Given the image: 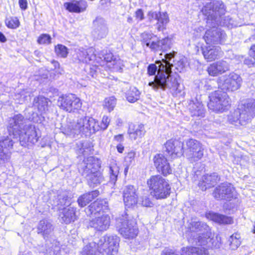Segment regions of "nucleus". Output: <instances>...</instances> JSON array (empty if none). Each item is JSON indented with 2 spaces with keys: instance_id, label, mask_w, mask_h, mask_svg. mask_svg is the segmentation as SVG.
<instances>
[{
  "instance_id": "nucleus-1",
  "label": "nucleus",
  "mask_w": 255,
  "mask_h": 255,
  "mask_svg": "<svg viewBox=\"0 0 255 255\" xmlns=\"http://www.w3.org/2000/svg\"><path fill=\"white\" fill-rule=\"evenodd\" d=\"M202 12L206 19L208 29L204 36L207 44L221 43L226 37L225 33L216 26L221 25V20L226 12L225 6L221 0L211 1L202 9Z\"/></svg>"
},
{
  "instance_id": "nucleus-2",
  "label": "nucleus",
  "mask_w": 255,
  "mask_h": 255,
  "mask_svg": "<svg viewBox=\"0 0 255 255\" xmlns=\"http://www.w3.org/2000/svg\"><path fill=\"white\" fill-rule=\"evenodd\" d=\"M8 130L14 134L19 135V140L23 146L34 144L38 140L35 128L20 114L16 115L9 120Z\"/></svg>"
},
{
  "instance_id": "nucleus-3",
  "label": "nucleus",
  "mask_w": 255,
  "mask_h": 255,
  "mask_svg": "<svg viewBox=\"0 0 255 255\" xmlns=\"http://www.w3.org/2000/svg\"><path fill=\"white\" fill-rule=\"evenodd\" d=\"M165 60V64H160L158 74L154 78V81L148 83V86L153 89L157 90L160 89L163 91L167 89H170L174 96L181 94L184 87L180 83L177 78L171 75V67L169 63Z\"/></svg>"
},
{
  "instance_id": "nucleus-4",
  "label": "nucleus",
  "mask_w": 255,
  "mask_h": 255,
  "mask_svg": "<svg viewBox=\"0 0 255 255\" xmlns=\"http://www.w3.org/2000/svg\"><path fill=\"white\" fill-rule=\"evenodd\" d=\"M188 229L189 231L188 236L192 237L194 242L199 246H205L219 248L221 246V242L219 239L211 238V232L210 231L209 226L204 223L197 220L196 219H192L188 222Z\"/></svg>"
},
{
  "instance_id": "nucleus-5",
  "label": "nucleus",
  "mask_w": 255,
  "mask_h": 255,
  "mask_svg": "<svg viewBox=\"0 0 255 255\" xmlns=\"http://www.w3.org/2000/svg\"><path fill=\"white\" fill-rule=\"evenodd\" d=\"M100 129L98 122L89 117H83L78 119L76 123H70L61 128L65 135L75 137L81 133L86 134L94 133Z\"/></svg>"
},
{
  "instance_id": "nucleus-6",
  "label": "nucleus",
  "mask_w": 255,
  "mask_h": 255,
  "mask_svg": "<svg viewBox=\"0 0 255 255\" xmlns=\"http://www.w3.org/2000/svg\"><path fill=\"white\" fill-rule=\"evenodd\" d=\"M255 115V100L247 99L242 101L237 109L229 116L228 119L231 124L239 123L241 125H245Z\"/></svg>"
},
{
  "instance_id": "nucleus-7",
  "label": "nucleus",
  "mask_w": 255,
  "mask_h": 255,
  "mask_svg": "<svg viewBox=\"0 0 255 255\" xmlns=\"http://www.w3.org/2000/svg\"><path fill=\"white\" fill-rule=\"evenodd\" d=\"M147 184L153 196L156 199H164L170 194V186L167 181L160 175L151 176Z\"/></svg>"
},
{
  "instance_id": "nucleus-8",
  "label": "nucleus",
  "mask_w": 255,
  "mask_h": 255,
  "mask_svg": "<svg viewBox=\"0 0 255 255\" xmlns=\"http://www.w3.org/2000/svg\"><path fill=\"white\" fill-rule=\"evenodd\" d=\"M209 98L208 108L215 112H223L231 105V101L228 94L220 90L210 93Z\"/></svg>"
},
{
  "instance_id": "nucleus-9",
  "label": "nucleus",
  "mask_w": 255,
  "mask_h": 255,
  "mask_svg": "<svg viewBox=\"0 0 255 255\" xmlns=\"http://www.w3.org/2000/svg\"><path fill=\"white\" fill-rule=\"evenodd\" d=\"M116 226L119 233L126 239L134 238L138 234L135 220L127 214L117 220Z\"/></svg>"
},
{
  "instance_id": "nucleus-10",
  "label": "nucleus",
  "mask_w": 255,
  "mask_h": 255,
  "mask_svg": "<svg viewBox=\"0 0 255 255\" xmlns=\"http://www.w3.org/2000/svg\"><path fill=\"white\" fill-rule=\"evenodd\" d=\"M119 242L117 236H104L96 242V247L100 254L115 255L118 252Z\"/></svg>"
},
{
  "instance_id": "nucleus-11",
  "label": "nucleus",
  "mask_w": 255,
  "mask_h": 255,
  "mask_svg": "<svg viewBox=\"0 0 255 255\" xmlns=\"http://www.w3.org/2000/svg\"><path fill=\"white\" fill-rule=\"evenodd\" d=\"M242 82L240 76L233 72L220 77L218 80V86L223 91L233 92L240 88Z\"/></svg>"
},
{
  "instance_id": "nucleus-12",
  "label": "nucleus",
  "mask_w": 255,
  "mask_h": 255,
  "mask_svg": "<svg viewBox=\"0 0 255 255\" xmlns=\"http://www.w3.org/2000/svg\"><path fill=\"white\" fill-rule=\"evenodd\" d=\"M57 103L61 109L69 113L78 111L82 106L80 99L73 94L65 95L59 97Z\"/></svg>"
},
{
  "instance_id": "nucleus-13",
  "label": "nucleus",
  "mask_w": 255,
  "mask_h": 255,
  "mask_svg": "<svg viewBox=\"0 0 255 255\" xmlns=\"http://www.w3.org/2000/svg\"><path fill=\"white\" fill-rule=\"evenodd\" d=\"M212 195L217 200L231 201L237 198L235 188L230 183H224L217 186Z\"/></svg>"
},
{
  "instance_id": "nucleus-14",
  "label": "nucleus",
  "mask_w": 255,
  "mask_h": 255,
  "mask_svg": "<svg viewBox=\"0 0 255 255\" xmlns=\"http://www.w3.org/2000/svg\"><path fill=\"white\" fill-rule=\"evenodd\" d=\"M92 28L91 35L95 39L104 38L109 33L107 21L101 16H97L93 20Z\"/></svg>"
},
{
  "instance_id": "nucleus-15",
  "label": "nucleus",
  "mask_w": 255,
  "mask_h": 255,
  "mask_svg": "<svg viewBox=\"0 0 255 255\" xmlns=\"http://www.w3.org/2000/svg\"><path fill=\"white\" fill-rule=\"evenodd\" d=\"M165 154L169 158L174 159L183 153V143L176 139H170L164 144Z\"/></svg>"
},
{
  "instance_id": "nucleus-16",
  "label": "nucleus",
  "mask_w": 255,
  "mask_h": 255,
  "mask_svg": "<svg viewBox=\"0 0 255 255\" xmlns=\"http://www.w3.org/2000/svg\"><path fill=\"white\" fill-rule=\"evenodd\" d=\"M100 167V164L98 159H96L93 156H90L84 160L81 163L79 167V171L83 176L86 177L98 172Z\"/></svg>"
},
{
  "instance_id": "nucleus-17",
  "label": "nucleus",
  "mask_w": 255,
  "mask_h": 255,
  "mask_svg": "<svg viewBox=\"0 0 255 255\" xmlns=\"http://www.w3.org/2000/svg\"><path fill=\"white\" fill-rule=\"evenodd\" d=\"M123 197L126 208L134 207L138 203V196L137 189L133 185H127L124 188Z\"/></svg>"
},
{
  "instance_id": "nucleus-18",
  "label": "nucleus",
  "mask_w": 255,
  "mask_h": 255,
  "mask_svg": "<svg viewBox=\"0 0 255 255\" xmlns=\"http://www.w3.org/2000/svg\"><path fill=\"white\" fill-rule=\"evenodd\" d=\"M154 165L158 172L164 176L170 174L172 169L167 159L162 154H157L153 157Z\"/></svg>"
},
{
  "instance_id": "nucleus-19",
  "label": "nucleus",
  "mask_w": 255,
  "mask_h": 255,
  "mask_svg": "<svg viewBox=\"0 0 255 255\" xmlns=\"http://www.w3.org/2000/svg\"><path fill=\"white\" fill-rule=\"evenodd\" d=\"M183 255H207V250L204 247H183L182 248ZM161 255H178L171 249H165Z\"/></svg>"
},
{
  "instance_id": "nucleus-20",
  "label": "nucleus",
  "mask_w": 255,
  "mask_h": 255,
  "mask_svg": "<svg viewBox=\"0 0 255 255\" xmlns=\"http://www.w3.org/2000/svg\"><path fill=\"white\" fill-rule=\"evenodd\" d=\"M110 224V217L108 215L103 214L91 220L89 226L97 231L103 232L109 228Z\"/></svg>"
},
{
  "instance_id": "nucleus-21",
  "label": "nucleus",
  "mask_w": 255,
  "mask_h": 255,
  "mask_svg": "<svg viewBox=\"0 0 255 255\" xmlns=\"http://www.w3.org/2000/svg\"><path fill=\"white\" fill-rule=\"evenodd\" d=\"M95 58V54L93 48L87 49L83 47L77 48L75 50V54L74 55V58L77 60L78 62L87 63L94 60Z\"/></svg>"
},
{
  "instance_id": "nucleus-22",
  "label": "nucleus",
  "mask_w": 255,
  "mask_h": 255,
  "mask_svg": "<svg viewBox=\"0 0 255 255\" xmlns=\"http://www.w3.org/2000/svg\"><path fill=\"white\" fill-rule=\"evenodd\" d=\"M230 64L227 61L219 60L211 64L207 69L208 74L217 76L230 70Z\"/></svg>"
},
{
  "instance_id": "nucleus-23",
  "label": "nucleus",
  "mask_w": 255,
  "mask_h": 255,
  "mask_svg": "<svg viewBox=\"0 0 255 255\" xmlns=\"http://www.w3.org/2000/svg\"><path fill=\"white\" fill-rule=\"evenodd\" d=\"M175 53L174 52L166 53L164 56L165 60H167L166 62L170 65L171 70L172 67H174L177 72H181L184 71L186 66V58L182 56L179 58H176L175 60H173L174 64L170 63V61L174 57Z\"/></svg>"
},
{
  "instance_id": "nucleus-24",
  "label": "nucleus",
  "mask_w": 255,
  "mask_h": 255,
  "mask_svg": "<svg viewBox=\"0 0 255 255\" xmlns=\"http://www.w3.org/2000/svg\"><path fill=\"white\" fill-rule=\"evenodd\" d=\"M220 177L216 173L206 174L202 176L198 186L202 191H205L216 185L220 181Z\"/></svg>"
},
{
  "instance_id": "nucleus-25",
  "label": "nucleus",
  "mask_w": 255,
  "mask_h": 255,
  "mask_svg": "<svg viewBox=\"0 0 255 255\" xmlns=\"http://www.w3.org/2000/svg\"><path fill=\"white\" fill-rule=\"evenodd\" d=\"M202 54L207 61H212L222 55L221 48L218 46H209L202 47Z\"/></svg>"
},
{
  "instance_id": "nucleus-26",
  "label": "nucleus",
  "mask_w": 255,
  "mask_h": 255,
  "mask_svg": "<svg viewBox=\"0 0 255 255\" xmlns=\"http://www.w3.org/2000/svg\"><path fill=\"white\" fill-rule=\"evenodd\" d=\"M146 131L144 126L141 124L129 125L128 134L129 138L132 140L141 138L145 134Z\"/></svg>"
},
{
  "instance_id": "nucleus-27",
  "label": "nucleus",
  "mask_w": 255,
  "mask_h": 255,
  "mask_svg": "<svg viewBox=\"0 0 255 255\" xmlns=\"http://www.w3.org/2000/svg\"><path fill=\"white\" fill-rule=\"evenodd\" d=\"M64 6L67 10L71 12L80 13L86 9L88 4L85 0H80L65 2Z\"/></svg>"
},
{
  "instance_id": "nucleus-28",
  "label": "nucleus",
  "mask_w": 255,
  "mask_h": 255,
  "mask_svg": "<svg viewBox=\"0 0 255 255\" xmlns=\"http://www.w3.org/2000/svg\"><path fill=\"white\" fill-rule=\"evenodd\" d=\"M107 202L104 199H98L92 203L87 209L86 213L89 215L100 214L101 211L106 210L108 205Z\"/></svg>"
},
{
  "instance_id": "nucleus-29",
  "label": "nucleus",
  "mask_w": 255,
  "mask_h": 255,
  "mask_svg": "<svg viewBox=\"0 0 255 255\" xmlns=\"http://www.w3.org/2000/svg\"><path fill=\"white\" fill-rule=\"evenodd\" d=\"M208 219L220 225L232 224L234 222L232 217L213 212L206 214Z\"/></svg>"
},
{
  "instance_id": "nucleus-30",
  "label": "nucleus",
  "mask_w": 255,
  "mask_h": 255,
  "mask_svg": "<svg viewBox=\"0 0 255 255\" xmlns=\"http://www.w3.org/2000/svg\"><path fill=\"white\" fill-rule=\"evenodd\" d=\"M59 217L61 222L65 224L73 222L77 219L76 209L71 207L64 208L60 212Z\"/></svg>"
},
{
  "instance_id": "nucleus-31",
  "label": "nucleus",
  "mask_w": 255,
  "mask_h": 255,
  "mask_svg": "<svg viewBox=\"0 0 255 255\" xmlns=\"http://www.w3.org/2000/svg\"><path fill=\"white\" fill-rule=\"evenodd\" d=\"M189 110L192 117H203L205 109L202 104L197 100L191 101L188 105Z\"/></svg>"
},
{
  "instance_id": "nucleus-32",
  "label": "nucleus",
  "mask_w": 255,
  "mask_h": 255,
  "mask_svg": "<svg viewBox=\"0 0 255 255\" xmlns=\"http://www.w3.org/2000/svg\"><path fill=\"white\" fill-rule=\"evenodd\" d=\"M171 40L168 37L163 38L157 41H153L150 46V49L155 51H166L170 48Z\"/></svg>"
},
{
  "instance_id": "nucleus-33",
  "label": "nucleus",
  "mask_w": 255,
  "mask_h": 255,
  "mask_svg": "<svg viewBox=\"0 0 255 255\" xmlns=\"http://www.w3.org/2000/svg\"><path fill=\"white\" fill-rule=\"evenodd\" d=\"M53 227L51 223L47 220L40 221L37 226L38 234H41L45 238L51 234Z\"/></svg>"
},
{
  "instance_id": "nucleus-34",
  "label": "nucleus",
  "mask_w": 255,
  "mask_h": 255,
  "mask_svg": "<svg viewBox=\"0 0 255 255\" xmlns=\"http://www.w3.org/2000/svg\"><path fill=\"white\" fill-rule=\"evenodd\" d=\"M49 102L50 101L48 99L43 96H38L34 99L33 105L40 113L43 114L48 110Z\"/></svg>"
},
{
  "instance_id": "nucleus-35",
  "label": "nucleus",
  "mask_w": 255,
  "mask_h": 255,
  "mask_svg": "<svg viewBox=\"0 0 255 255\" xmlns=\"http://www.w3.org/2000/svg\"><path fill=\"white\" fill-rule=\"evenodd\" d=\"M99 195V191L95 190L81 195L79 197L77 201L79 206L81 207H85L96 197H98Z\"/></svg>"
},
{
  "instance_id": "nucleus-36",
  "label": "nucleus",
  "mask_w": 255,
  "mask_h": 255,
  "mask_svg": "<svg viewBox=\"0 0 255 255\" xmlns=\"http://www.w3.org/2000/svg\"><path fill=\"white\" fill-rule=\"evenodd\" d=\"M88 185L92 188L98 186L103 181L104 177L102 173L99 172H96L87 177Z\"/></svg>"
},
{
  "instance_id": "nucleus-37",
  "label": "nucleus",
  "mask_w": 255,
  "mask_h": 255,
  "mask_svg": "<svg viewBox=\"0 0 255 255\" xmlns=\"http://www.w3.org/2000/svg\"><path fill=\"white\" fill-rule=\"evenodd\" d=\"M109 169L110 182L115 184L117 180L119 173V167L118 166L116 160L114 159L110 160Z\"/></svg>"
},
{
  "instance_id": "nucleus-38",
  "label": "nucleus",
  "mask_w": 255,
  "mask_h": 255,
  "mask_svg": "<svg viewBox=\"0 0 255 255\" xmlns=\"http://www.w3.org/2000/svg\"><path fill=\"white\" fill-rule=\"evenodd\" d=\"M80 255H100L96 247V242L90 243L84 246L81 252Z\"/></svg>"
},
{
  "instance_id": "nucleus-39",
  "label": "nucleus",
  "mask_w": 255,
  "mask_h": 255,
  "mask_svg": "<svg viewBox=\"0 0 255 255\" xmlns=\"http://www.w3.org/2000/svg\"><path fill=\"white\" fill-rule=\"evenodd\" d=\"M126 98L130 103H134L138 100L140 97V92L135 87H130L127 92Z\"/></svg>"
},
{
  "instance_id": "nucleus-40",
  "label": "nucleus",
  "mask_w": 255,
  "mask_h": 255,
  "mask_svg": "<svg viewBox=\"0 0 255 255\" xmlns=\"http://www.w3.org/2000/svg\"><path fill=\"white\" fill-rule=\"evenodd\" d=\"M204 148L202 147L197 150H194L191 153H186V156L191 162H195L200 160L204 155Z\"/></svg>"
},
{
  "instance_id": "nucleus-41",
  "label": "nucleus",
  "mask_w": 255,
  "mask_h": 255,
  "mask_svg": "<svg viewBox=\"0 0 255 255\" xmlns=\"http://www.w3.org/2000/svg\"><path fill=\"white\" fill-rule=\"evenodd\" d=\"M168 22L169 17L167 13L165 12H158L157 22V24H158V30L159 31L163 30V29H164V26H165Z\"/></svg>"
},
{
  "instance_id": "nucleus-42",
  "label": "nucleus",
  "mask_w": 255,
  "mask_h": 255,
  "mask_svg": "<svg viewBox=\"0 0 255 255\" xmlns=\"http://www.w3.org/2000/svg\"><path fill=\"white\" fill-rule=\"evenodd\" d=\"M186 145L187 146L186 153H191L194 150H196L202 147V144L199 141L193 138L187 140Z\"/></svg>"
},
{
  "instance_id": "nucleus-43",
  "label": "nucleus",
  "mask_w": 255,
  "mask_h": 255,
  "mask_svg": "<svg viewBox=\"0 0 255 255\" xmlns=\"http://www.w3.org/2000/svg\"><path fill=\"white\" fill-rule=\"evenodd\" d=\"M13 142L11 138L3 136L0 138V148L9 151L13 146Z\"/></svg>"
},
{
  "instance_id": "nucleus-44",
  "label": "nucleus",
  "mask_w": 255,
  "mask_h": 255,
  "mask_svg": "<svg viewBox=\"0 0 255 255\" xmlns=\"http://www.w3.org/2000/svg\"><path fill=\"white\" fill-rule=\"evenodd\" d=\"M56 205L58 206L60 209L62 207L65 205H69L70 204V201L66 193H63L59 194L57 196L56 201Z\"/></svg>"
},
{
  "instance_id": "nucleus-45",
  "label": "nucleus",
  "mask_w": 255,
  "mask_h": 255,
  "mask_svg": "<svg viewBox=\"0 0 255 255\" xmlns=\"http://www.w3.org/2000/svg\"><path fill=\"white\" fill-rule=\"evenodd\" d=\"M160 64H165V59H162V62L159 61H156L155 64H149L147 68V74L149 76H155L156 73L157 72L158 73Z\"/></svg>"
},
{
  "instance_id": "nucleus-46",
  "label": "nucleus",
  "mask_w": 255,
  "mask_h": 255,
  "mask_svg": "<svg viewBox=\"0 0 255 255\" xmlns=\"http://www.w3.org/2000/svg\"><path fill=\"white\" fill-rule=\"evenodd\" d=\"M240 235L238 233H235L230 237L229 242L232 250L236 249L240 245Z\"/></svg>"
},
{
  "instance_id": "nucleus-47",
  "label": "nucleus",
  "mask_w": 255,
  "mask_h": 255,
  "mask_svg": "<svg viewBox=\"0 0 255 255\" xmlns=\"http://www.w3.org/2000/svg\"><path fill=\"white\" fill-rule=\"evenodd\" d=\"M5 24L9 28L15 29L19 26L20 23L16 17L9 16L5 18Z\"/></svg>"
},
{
  "instance_id": "nucleus-48",
  "label": "nucleus",
  "mask_w": 255,
  "mask_h": 255,
  "mask_svg": "<svg viewBox=\"0 0 255 255\" xmlns=\"http://www.w3.org/2000/svg\"><path fill=\"white\" fill-rule=\"evenodd\" d=\"M116 105V99L114 97L106 98L104 101V107L110 112L113 111Z\"/></svg>"
},
{
  "instance_id": "nucleus-49",
  "label": "nucleus",
  "mask_w": 255,
  "mask_h": 255,
  "mask_svg": "<svg viewBox=\"0 0 255 255\" xmlns=\"http://www.w3.org/2000/svg\"><path fill=\"white\" fill-rule=\"evenodd\" d=\"M11 152L0 148V165H3L10 161Z\"/></svg>"
},
{
  "instance_id": "nucleus-50",
  "label": "nucleus",
  "mask_w": 255,
  "mask_h": 255,
  "mask_svg": "<svg viewBox=\"0 0 255 255\" xmlns=\"http://www.w3.org/2000/svg\"><path fill=\"white\" fill-rule=\"evenodd\" d=\"M140 40L142 43H145L146 46L150 48L151 43L150 40L156 36L152 33L144 32L140 34Z\"/></svg>"
},
{
  "instance_id": "nucleus-51",
  "label": "nucleus",
  "mask_w": 255,
  "mask_h": 255,
  "mask_svg": "<svg viewBox=\"0 0 255 255\" xmlns=\"http://www.w3.org/2000/svg\"><path fill=\"white\" fill-rule=\"evenodd\" d=\"M55 51L57 56L62 58H66L68 53L67 48L62 44L56 45L55 47Z\"/></svg>"
},
{
  "instance_id": "nucleus-52",
  "label": "nucleus",
  "mask_w": 255,
  "mask_h": 255,
  "mask_svg": "<svg viewBox=\"0 0 255 255\" xmlns=\"http://www.w3.org/2000/svg\"><path fill=\"white\" fill-rule=\"evenodd\" d=\"M37 42L41 44H49L51 42V37L48 34H41L38 38Z\"/></svg>"
},
{
  "instance_id": "nucleus-53",
  "label": "nucleus",
  "mask_w": 255,
  "mask_h": 255,
  "mask_svg": "<svg viewBox=\"0 0 255 255\" xmlns=\"http://www.w3.org/2000/svg\"><path fill=\"white\" fill-rule=\"evenodd\" d=\"M104 59L107 63H111V65L114 66L116 63V58H114L112 53H107L105 55L103 56Z\"/></svg>"
},
{
  "instance_id": "nucleus-54",
  "label": "nucleus",
  "mask_w": 255,
  "mask_h": 255,
  "mask_svg": "<svg viewBox=\"0 0 255 255\" xmlns=\"http://www.w3.org/2000/svg\"><path fill=\"white\" fill-rule=\"evenodd\" d=\"M110 122V119H109V118L106 116H104L103 117L101 126H100V129H106L108 128Z\"/></svg>"
},
{
  "instance_id": "nucleus-55",
  "label": "nucleus",
  "mask_w": 255,
  "mask_h": 255,
  "mask_svg": "<svg viewBox=\"0 0 255 255\" xmlns=\"http://www.w3.org/2000/svg\"><path fill=\"white\" fill-rule=\"evenodd\" d=\"M139 202L142 206L145 207H150L152 204L149 198L146 196L142 197Z\"/></svg>"
},
{
  "instance_id": "nucleus-56",
  "label": "nucleus",
  "mask_w": 255,
  "mask_h": 255,
  "mask_svg": "<svg viewBox=\"0 0 255 255\" xmlns=\"http://www.w3.org/2000/svg\"><path fill=\"white\" fill-rule=\"evenodd\" d=\"M158 12L150 11L148 12L147 17L149 20L151 22L153 20H157L158 18Z\"/></svg>"
},
{
  "instance_id": "nucleus-57",
  "label": "nucleus",
  "mask_w": 255,
  "mask_h": 255,
  "mask_svg": "<svg viewBox=\"0 0 255 255\" xmlns=\"http://www.w3.org/2000/svg\"><path fill=\"white\" fill-rule=\"evenodd\" d=\"M135 17L139 21L142 20L144 18V13L141 9H138L135 12Z\"/></svg>"
},
{
  "instance_id": "nucleus-58",
  "label": "nucleus",
  "mask_w": 255,
  "mask_h": 255,
  "mask_svg": "<svg viewBox=\"0 0 255 255\" xmlns=\"http://www.w3.org/2000/svg\"><path fill=\"white\" fill-rule=\"evenodd\" d=\"M244 63L249 67H252L255 63V59L251 57H248L245 59Z\"/></svg>"
},
{
  "instance_id": "nucleus-59",
  "label": "nucleus",
  "mask_w": 255,
  "mask_h": 255,
  "mask_svg": "<svg viewBox=\"0 0 255 255\" xmlns=\"http://www.w3.org/2000/svg\"><path fill=\"white\" fill-rule=\"evenodd\" d=\"M51 63L54 67V70H55V72L56 73L61 74L62 72H63V70L60 69V64L59 63V62H58L56 61L53 60L51 62Z\"/></svg>"
},
{
  "instance_id": "nucleus-60",
  "label": "nucleus",
  "mask_w": 255,
  "mask_h": 255,
  "mask_svg": "<svg viewBox=\"0 0 255 255\" xmlns=\"http://www.w3.org/2000/svg\"><path fill=\"white\" fill-rule=\"evenodd\" d=\"M135 156L134 152L131 151L128 153V155L126 156L125 159L127 162H128L131 163L132 160L134 159Z\"/></svg>"
},
{
  "instance_id": "nucleus-61",
  "label": "nucleus",
  "mask_w": 255,
  "mask_h": 255,
  "mask_svg": "<svg viewBox=\"0 0 255 255\" xmlns=\"http://www.w3.org/2000/svg\"><path fill=\"white\" fill-rule=\"evenodd\" d=\"M18 4L22 10H25L27 8V0H18Z\"/></svg>"
},
{
  "instance_id": "nucleus-62",
  "label": "nucleus",
  "mask_w": 255,
  "mask_h": 255,
  "mask_svg": "<svg viewBox=\"0 0 255 255\" xmlns=\"http://www.w3.org/2000/svg\"><path fill=\"white\" fill-rule=\"evenodd\" d=\"M249 53L250 57L255 59V44L251 46Z\"/></svg>"
},
{
  "instance_id": "nucleus-63",
  "label": "nucleus",
  "mask_w": 255,
  "mask_h": 255,
  "mask_svg": "<svg viewBox=\"0 0 255 255\" xmlns=\"http://www.w3.org/2000/svg\"><path fill=\"white\" fill-rule=\"evenodd\" d=\"M114 139L118 142H122L124 140V137L122 134H119L115 136Z\"/></svg>"
},
{
  "instance_id": "nucleus-64",
  "label": "nucleus",
  "mask_w": 255,
  "mask_h": 255,
  "mask_svg": "<svg viewBox=\"0 0 255 255\" xmlns=\"http://www.w3.org/2000/svg\"><path fill=\"white\" fill-rule=\"evenodd\" d=\"M117 148L118 152L120 153H123V151L124 150V146L120 143L117 145Z\"/></svg>"
}]
</instances>
